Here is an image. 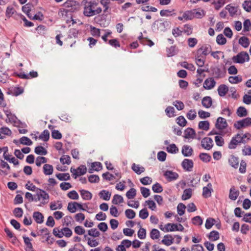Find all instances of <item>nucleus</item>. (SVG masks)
I'll return each instance as SVG.
<instances>
[{"label":"nucleus","mask_w":251,"mask_h":251,"mask_svg":"<svg viewBox=\"0 0 251 251\" xmlns=\"http://www.w3.org/2000/svg\"><path fill=\"white\" fill-rule=\"evenodd\" d=\"M84 5L83 14L86 17H92L99 15L102 12V9L99 6V2L96 0H85L83 1Z\"/></svg>","instance_id":"nucleus-1"},{"label":"nucleus","mask_w":251,"mask_h":251,"mask_svg":"<svg viewBox=\"0 0 251 251\" xmlns=\"http://www.w3.org/2000/svg\"><path fill=\"white\" fill-rule=\"evenodd\" d=\"M251 135L249 133L240 134H237L233 136L228 144V147L230 149H234L240 144H246L251 140Z\"/></svg>","instance_id":"nucleus-2"},{"label":"nucleus","mask_w":251,"mask_h":251,"mask_svg":"<svg viewBox=\"0 0 251 251\" xmlns=\"http://www.w3.org/2000/svg\"><path fill=\"white\" fill-rule=\"evenodd\" d=\"M36 196L37 198L35 199L34 201H40V205H45L49 202L50 196L45 191L42 189H37Z\"/></svg>","instance_id":"nucleus-3"},{"label":"nucleus","mask_w":251,"mask_h":251,"mask_svg":"<svg viewBox=\"0 0 251 251\" xmlns=\"http://www.w3.org/2000/svg\"><path fill=\"white\" fill-rule=\"evenodd\" d=\"M170 26V22L163 19L155 21L152 25L153 28L157 31H165Z\"/></svg>","instance_id":"nucleus-4"},{"label":"nucleus","mask_w":251,"mask_h":251,"mask_svg":"<svg viewBox=\"0 0 251 251\" xmlns=\"http://www.w3.org/2000/svg\"><path fill=\"white\" fill-rule=\"evenodd\" d=\"M249 55L246 51H241L237 55L233 56L232 58V60L235 63L243 64L246 61H249Z\"/></svg>","instance_id":"nucleus-5"},{"label":"nucleus","mask_w":251,"mask_h":251,"mask_svg":"<svg viewBox=\"0 0 251 251\" xmlns=\"http://www.w3.org/2000/svg\"><path fill=\"white\" fill-rule=\"evenodd\" d=\"M64 7L68 8L67 10L70 12H75L80 9V5L79 2L74 0H68L63 4Z\"/></svg>","instance_id":"nucleus-6"},{"label":"nucleus","mask_w":251,"mask_h":251,"mask_svg":"<svg viewBox=\"0 0 251 251\" xmlns=\"http://www.w3.org/2000/svg\"><path fill=\"white\" fill-rule=\"evenodd\" d=\"M70 171L74 178H76L77 176L85 174L87 168L85 165H81L76 169L71 168Z\"/></svg>","instance_id":"nucleus-7"},{"label":"nucleus","mask_w":251,"mask_h":251,"mask_svg":"<svg viewBox=\"0 0 251 251\" xmlns=\"http://www.w3.org/2000/svg\"><path fill=\"white\" fill-rule=\"evenodd\" d=\"M251 125V118L248 117L238 121L236 122L234 126L235 128L238 129H240L243 127L249 126Z\"/></svg>","instance_id":"nucleus-8"},{"label":"nucleus","mask_w":251,"mask_h":251,"mask_svg":"<svg viewBox=\"0 0 251 251\" xmlns=\"http://www.w3.org/2000/svg\"><path fill=\"white\" fill-rule=\"evenodd\" d=\"M163 175L168 181L176 180L179 177V175L177 173L169 170L165 171Z\"/></svg>","instance_id":"nucleus-9"},{"label":"nucleus","mask_w":251,"mask_h":251,"mask_svg":"<svg viewBox=\"0 0 251 251\" xmlns=\"http://www.w3.org/2000/svg\"><path fill=\"white\" fill-rule=\"evenodd\" d=\"M201 145L204 149L209 150L213 147V140L211 138L205 137L202 139Z\"/></svg>","instance_id":"nucleus-10"},{"label":"nucleus","mask_w":251,"mask_h":251,"mask_svg":"<svg viewBox=\"0 0 251 251\" xmlns=\"http://www.w3.org/2000/svg\"><path fill=\"white\" fill-rule=\"evenodd\" d=\"M216 83L213 77H209L205 80L203 87L206 90H210L215 87Z\"/></svg>","instance_id":"nucleus-11"},{"label":"nucleus","mask_w":251,"mask_h":251,"mask_svg":"<svg viewBox=\"0 0 251 251\" xmlns=\"http://www.w3.org/2000/svg\"><path fill=\"white\" fill-rule=\"evenodd\" d=\"M215 126L217 129L222 130L226 128L227 126V123L226 120L222 117L217 118Z\"/></svg>","instance_id":"nucleus-12"},{"label":"nucleus","mask_w":251,"mask_h":251,"mask_svg":"<svg viewBox=\"0 0 251 251\" xmlns=\"http://www.w3.org/2000/svg\"><path fill=\"white\" fill-rule=\"evenodd\" d=\"M193 162L192 160L189 159H184L181 165L183 168L189 172L192 171L193 167Z\"/></svg>","instance_id":"nucleus-13"},{"label":"nucleus","mask_w":251,"mask_h":251,"mask_svg":"<svg viewBox=\"0 0 251 251\" xmlns=\"http://www.w3.org/2000/svg\"><path fill=\"white\" fill-rule=\"evenodd\" d=\"M212 191V184L209 183L207 186L204 187L202 189V196L205 198L210 197L211 196Z\"/></svg>","instance_id":"nucleus-14"},{"label":"nucleus","mask_w":251,"mask_h":251,"mask_svg":"<svg viewBox=\"0 0 251 251\" xmlns=\"http://www.w3.org/2000/svg\"><path fill=\"white\" fill-rule=\"evenodd\" d=\"M239 195V191L235 189V186H232L230 189L229 193V198L233 201L237 199Z\"/></svg>","instance_id":"nucleus-15"},{"label":"nucleus","mask_w":251,"mask_h":251,"mask_svg":"<svg viewBox=\"0 0 251 251\" xmlns=\"http://www.w3.org/2000/svg\"><path fill=\"white\" fill-rule=\"evenodd\" d=\"M228 162L232 167L236 169L239 166V158L233 155H231L228 158Z\"/></svg>","instance_id":"nucleus-16"},{"label":"nucleus","mask_w":251,"mask_h":251,"mask_svg":"<svg viewBox=\"0 0 251 251\" xmlns=\"http://www.w3.org/2000/svg\"><path fill=\"white\" fill-rule=\"evenodd\" d=\"M33 218L37 224H42L44 222V217L40 212L36 211L33 213Z\"/></svg>","instance_id":"nucleus-17"},{"label":"nucleus","mask_w":251,"mask_h":251,"mask_svg":"<svg viewBox=\"0 0 251 251\" xmlns=\"http://www.w3.org/2000/svg\"><path fill=\"white\" fill-rule=\"evenodd\" d=\"M195 134V130L192 128L188 127L184 130V137L186 139H194Z\"/></svg>","instance_id":"nucleus-18"},{"label":"nucleus","mask_w":251,"mask_h":251,"mask_svg":"<svg viewBox=\"0 0 251 251\" xmlns=\"http://www.w3.org/2000/svg\"><path fill=\"white\" fill-rule=\"evenodd\" d=\"M181 152L184 156H190L193 153V150L190 146L184 145L182 148Z\"/></svg>","instance_id":"nucleus-19"},{"label":"nucleus","mask_w":251,"mask_h":251,"mask_svg":"<svg viewBox=\"0 0 251 251\" xmlns=\"http://www.w3.org/2000/svg\"><path fill=\"white\" fill-rule=\"evenodd\" d=\"M102 169V165L100 162H95L91 164V168L89 169V173H92L94 171H99Z\"/></svg>","instance_id":"nucleus-20"},{"label":"nucleus","mask_w":251,"mask_h":251,"mask_svg":"<svg viewBox=\"0 0 251 251\" xmlns=\"http://www.w3.org/2000/svg\"><path fill=\"white\" fill-rule=\"evenodd\" d=\"M217 91L220 96L224 97L228 91V87L225 84H221L218 87Z\"/></svg>","instance_id":"nucleus-21"},{"label":"nucleus","mask_w":251,"mask_h":251,"mask_svg":"<svg viewBox=\"0 0 251 251\" xmlns=\"http://www.w3.org/2000/svg\"><path fill=\"white\" fill-rule=\"evenodd\" d=\"M44 174L46 176H50L52 174L53 172V166L49 164H45L43 167Z\"/></svg>","instance_id":"nucleus-22"},{"label":"nucleus","mask_w":251,"mask_h":251,"mask_svg":"<svg viewBox=\"0 0 251 251\" xmlns=\"http://www.w3.org/2000/svg\"><path fill=\"white\" fill-rule=\"evenodd\" d=\"M199 51H201L203 56H205L211 52V47L209 45H205L201 46L198 49Z\"/></svg>","instance_id":"nucleus-23"},{"label":"nucleus","mask_w":251,"mask_h":251,"mask_svg":"<svg viewBox=\"0 0 251 251\" xmlns=\"http://www.w3.org/2000/svg\"><path fill=\"white\" fill-rule=\"evenodd\" d=\"M202 105L206 108H210L212 104V100L210 97L206 96L204 97L201 101Z\"/></svg>","instance_id":"nucleus-24"},{"label":"nucleus","mask_w":251,"mask_h":251,"mask_svg":"<svg viewBox=\"0 0 251 251\" xmlns=\"http://www.w3.org/2000/svg\"><path fill=\"white\" fill-rule=\"evenodd\" d=\"M226 72H223L219 68H216L214 70L213 75L216 79H219L224 77L225 76Z\"/></svg>","instance_id":"nucleus-25"},{"label":"nucleus","mask_w":251,"mask_h":251,"mask_svg":"<svg viewBox=\"0 0 251 251\" xmlns=\"http://www.w3.org/2000/svg\"><path fill=\"white\" fill-rule=\"evenodd\" d=\"M250 43L249 39L246 36L241 37L239 39V44L245 48H248Z\"/></svg>","instance_id":"nucleus-26"},{"label":"nucleus","mask_w":251,"mask_h":251,"mask_svg":"<svg viewBox=\"0 0 251 251\" xmlns=\"http://www.w3.org/2000/svg\"><path fill=\"white\" fill-rule=\"evenodd\" d=\"M242 76L240 75L230 76L228 77V81L231 84H237L242 81Z\"/></svg>","instance_id":"nucleus-27"},{"label":"nucleus","mask_w":251,"mask_h":251,"mask_svg":"<svg viewBox=\"0 0 251 251\" xmlns=\"http://www.w3.org/2000/svg\"><path fill=\"white\" fill-rule=\"evenodd\" d=\"M131 169L138 175H140L145 171L144 167L141 166L139 165H136L135 163H133L132 165Z\"/></svg>","instance_id":"nucleus-28"},{"label":"nucleus","mask_w":251,"mask_h":251,"mask_svg":"<svg viewBox=\"0 0 251 251\" xmlns=\"http://www.w3.org/2000/svg\"><path fill=\"white\" fill-rule=\"evenodd\" d=\"M62 204L60 201H56L51 202L50 203V207L51 210H55L56 209H60L62 208Z\"/></svg>","instance_id":"nucleus-29"},{"label":"nucleus","mask_w":251,"mask_h":251,"mask_svg":"<svg viewBox=\"0 0 251 251\" xmlns=\"http://www.w3.org/2000/svg\"><path fill=\"white\" fill-rule=\"evenodd\" d=\"M138 39L140 43L144 45H148L150 47H151L154 45V43L151 40L143 38L142 33H141V35L138 37Z\"/></svg>","instance_id":"nucleus-30"},{"label":"nucleus","mask_w":251,"mask_h":251,"mask_svg":"<svg viewBox=\"0 0 251 251\" xmlns=\"http://www.w3.org/2000/svg\"><path fill=\"white\" fill-rule=\"evenodd\" d=\"M173 240L174 238L171 235H166L161 242L166 246H170L173 243Z\"/></svg>","instance_id":"nucleus-31"},{"label":"nucleus","mask_w":251,"mask_h":251,"mask_svg":"<svg viewBox=\"0 0 251 251\" xmlns=\"http://www.w3.org/2000/svg\"><path fill=\"white\" fill-rule=\"evenodd\" d=\"M80 193L81 196L83 200H90L92 198V193L88 191L85 190H80Z\"/></svg>","instance_id":"nucleus-32"},{"label":"nucleus","mask_w":251,"mask_h":251,"mask_svg":"<svg viewBox=\"0 0 251 251\" xmlns=\"http://www.w3.org/2000/svg\"><path fill=\"white\" fill-rule=\"evenodd\" d=\"M124 202V199L122 196L115 194L114 195L112 200V203L114 204H118L119 203H123Z\"/></svg>","instance_id":"nucleus-33"},{"label":"nucleus","mask_w":251,"mask_h":251,"mask_svg":"<svg viewBox=\"0 0 251 251\" xmlns=\"http://www.w3.org/2000/svg\"><path fill=\"white\" fill-rule=\"evenodd\" d=\"M166 151L171 153L176 154L178 152V149L175 144L169 145L166 148Z\"/></svg>","instance_id":"nucleus-34"},{"label":"nucleus","mask_w":251,"mask_h":251,"mask_svg":"<svg viewBox=\"0 0 251 251\" xmlns=\"http://www.w3.org/2000/svg\"><path fill=\"white\" fill-rule=\"evenodd\" d=\"M32 6V4L27 3L22 7V10L23 12L26 14L28 17L30 19L31 18V16L30 15V12L31 10Z\"/></svg>","instance_id":"nucleus-35"},{"label":"nucleus","mask_w":251,"mask_h":251,"mask_svg":"<svg viewBox=\"0 0 251 251\" xmlns=\"http://www.w3.org/2000/svg\"><path fill=\"white\" fill-rule=\"evenodd\" d=\"M99 196L100 198L103 200L108 201L110 199L111 193L106 190H102L99 193Z\"/></svg>","instance_id":"nucleus-36"},{"label":"nucleus","mask_w":251,"mask_h":251,"mask_svg":"<svg viewBox=\"0 0 251 251\" xmlns=\"http://www.w3.org/2000/svg\"><path fill=\"white\" fill-rule=\"evenodd\" d=\"M192 195V190L191 189H186L184 190L182 195V199L184 201L189 199Z\"/></svg>","instance_id":"nucleus-37"},{"label":"nucleus","mask_w":251,"mask_h":251,"mask_svg":"<svg viewBox=\"0 0 251 251\" xmlns=\"http://www.w3.org/2000/svg\"><path fill=\"white\" fill-rule=\"evenodd\" d=\"M220 238L219 233L218 231L213 230L210 232L208 238L212 241L218 240Z\"/></svg>","instance_id":"nucleus-38"},{"label":"nucleus","mask_w":251,"mask_h":251,"mask_svg":"<svg viewBox=\"0 0 251 251\" xmlns=\"http://www.w3.org/2000/svg\"><path fill=\"white\" fill-rule=\"evenodd\" d=\"M35 152L37 154L45 155L47 154V151L42 146H39L35 148Z\"/></svg>","instance_id":"nucleus-39"},{"label":"nucleus","mask_w":251,"mask_h":251,"mask_svg":"<svg viewBox=\"0 0 251 251\" xmlns=\"http://www.w3.org/2000/svg\"><path fill=\"white\" fill-rule=\"evenodd\" d=\"M226 3V0H213L212 4L215 5V9L217 10L223 7Z\"/></svg>","instance_id":"nucleus-40"},{"label":"nucleus","mask_w":251,"mask_h":251,"mask_svg":"<svg viewBox=\"0 0 251 251\" xmlns=\"http://www.w3.org/2000/svg\"><path fill=\"white\" fill-rule=\"evenodd\" d=\"M100 2L104 8L103 12L106 13L109 8V5L111 3L110 0H100Z\"/></svg>","instance_id":"nucleus-41"},{"label":"nucleus","mask_w":251,"mask_h":251,"mask_svg":"<svg viewBox=\"0 0 251 251\" xmlns=\"http://www.w3.org/2000/svg\"><path fill=\"white\" fill-rule=\"evenodd\" d=\"M56 177L60 180H68L70 178L69 173H59L56 174Z\"/></svg>","instance_id":"nucleus-42"},{"label":"nucleus","mask_w":251,"mask_h":251,"mask_svg":"<svg viewBox=\"0 0 251 251\" xmlns=\"http://www.w3.org/2000/svg\"><path fill=\"white\" fill-rule=\"evenodd\" d=\"M199 128L207 131L209 128V123L207 121H201L199 123Z\"/></svg>","instance_id":"nucleus-43"},{"label":"nucleus","mask_w":251,"mask_h":251,"mask_svg":"<svg viewBox=\"0 0 251 251\" xmlns=\"http://www.w3.org/2000/svg\"><path fill=\"white\" fill-rule=\"evenodd\" d=\"M39 139L44 141H48L50 138V132L47 129L44 130L39 137Z\"/></svg>","instance_id":"nucleus-44"},{"label":"nucleus","mask_w":251,"mask_h":251,"mask_svg":"<svg viewBox=\"0 0 251 251\" xmlns=\"http://www.w3.org/2000/svg\"><path fill=\"white\" fill-rule=\"evenodd\" d=\"M165 112L169 117H174L176 116L175 108L172 106H168L165 109Z\"/></svg>","instance_id":"nucleus-45"},{"label":"nucleus","mask_w":251,"mask_h":251,"mask_svg":"<svg viewBox=\"0 0 251 251\" xmlns=\"http://www.w3.org/2000/svg\"><path fill=\"white\" fill-rule=\"evenodd\" d=\"M177 224L168 223L165 225L166 232L176 231Z\"/></svg>","instance_id":"nucleus-46"},{"label":"nucleus","mask_w":251,"mask_h":251,"mask_svg":"<svg viewBox=\"0 0 251 251\" xmlns=\"http://www.w3.org/2000/svg\"><path fill=\"white\" fill-rule=\"evenodd\" d=\"M183 18L186 21L192 20L194 18V13L192 11H187L183 13Z\"/></svg>","instance_id":"nucleus-47"},{"label":"nucleus","mask_w":251,"mask_h":251,"mask_svg":"<svg viewBox=\"0 0 251 251\" xmlns=\"http://www.w3.org/2000/svg\"><path fill=\"white\" fill-rule=\"evenodd\" d=\"M237 115L240 117H245L247 115V111L245 107L240 106L237 109Z\"/></svg>","instance_id":"nucleus-48"},{"label":"nucleus","mask_w":251,"mask_h":251,"mask_svg":"<svg viewBox=\"0 0 251 251\" xmlns=\"http://www.w3.org/2000/svg\"><path fill=\"white\" fill-rule=\"evenodd\" d=\"M216 42L220 45H225L226 42V38L222 34H219L216 37Z\"/></svg>","instance_id":"nucleus-49"},{"label":"nucleus","mask_w":251,"mask_h":251,"mask_svg":"<svg viewBox=\"0 0 251 251\" xmlns=\"http://www.w3.org/2000/svg\"><path fill=\"white\" fill-rule=\"evenodd\" d=\"M125 215L127 218L132 219L135 217L136 213L132 209H128L125 211Z\"/></svg>","instance_id":"nucleus-50"},{"label":"nucleus","mask_w":251,"mask_h":251,"mask_svg":"<svg viewBox=\"0 0 251 251\" xmlns=\"http://www.w3.org/2000/svg\"><path fill=\"white\" fill-rule=\"evenodd\" d=\"M160 236V232L157 229L153 228L150 232V237L152 239H157Z\"/></svg>","instance_id":"nucleus-51"},{"label":"nucleus","mask_w":251,"mask_h":251,"mask_svg":"<svg viewBox=\"0 0 251 251\" xmlns=\"http://www.w3.org/2000/svg\"><path fill=\"white\" fill-rule=\"evenodd\" d=\"M226 9L228 11L230 15L231 16L236 15L237 12V8L230 6L229 4L226 6Z\"/></svg>","instance_id":"nucleus-52"},{"label":"nucleus","mask_w":251,"mask_h":251,"mask_svg":"<svg viewBox=\"0 0 251 251\" xmlns=\"http://www.w3.org/2000/svg\"><path fill=\"white\" fill-rule=\"evenodd\" d=\"M60 161L62 164H66L67 165H69L71 162V157L70 156L67 155H62L60 158Z\"/></svg>","instance_id":"nucleus-53"},{"label":"nucleus","mask_w":251,"mask_h":251,"mask_svg":"<svg viewBox=\"0 0 251 251\" xmlns=\"http://www.w3.org/2000/svg\"><path fill=\"white\" fill-rule=\"evenodd\" d=\"M20 142L21 144L30 146L32 144V141L28 137L25 136L22 137L20 139Z\"/></svg>","instance_id":"nucleus-54"},{"label":"nucleus","mask_w":251,"mask_h":251,"mask_svg":"<svg viewBox=\"0 0 251 251\" xmlns=\"http://www.w3.org/2000/svg\"><path fill=\"white\" fill-rule=\"evenodd\" d=\"M186 209V206L182 203H180L177 206V211L178 214L180 216L183 215L185 213V210Z\"/></svg>","instance_id":"nucleus-55"},{"label":"nucleus","mask_w":251,"mask_h":251,"mask_svg":"<svg viewBox=\"0 0 251 251\" xmlns=\"http://www.w3.org/2000/svg\"><path fill=\"white\" fill-rule=\"evenodd\" d=\"M197 116V112L195 110L191 109L186 114V117L190 120H194Z\"/></svg>","instance_id":"nucleus-56"},{"label":"nucleus","mask_w":251,"mask_h":251,"mask_svg":"<svg viewBox=\"0 0 251 251\" xmlns=\"http://www.w3.org/2000/svg\"><path fill=\"white\" fill-rule=\"evenodd\" d=\"M176 122L180 126L184 127L186 125L187 121L183 116H180L176 118Z\"/></svg>","instance_id":"nucleus-57"},{"label":"nucleus","mask_w":251,"mask_h":251,"mask_svg":"<svg viewBox=\"0 0 251 251\" xmlns=\"http://www.w3.org/2000/svg\"><path fill=\"white\" fill-rule=\"evenodd\" d=\"M192 221L193 224L196 226H201L203 223L202 219L199 216L193 217L192 219Z\"/></svg>","instance_id":"nucleus-58"},{"label":"nucleus","mask_w":251,"mask_h":251,"mask_svg":"<svg viewBox=\"0 0 251 251\" xmlns=\"http://www.w3.org/2000/svg\"><path fill=\"white\" fill-rule=\"evenodd\" d=\"M243 9L248 12L251 11V1L250 0H245L242 4Z\"/></svg>","instance_id":"nucleus-59"},{"label":"nucleus","mask_w":251,"mask_h":251,"mask_svg":"<svg viewBox=\"0 0 251 251\" xmlns=\"http://www.w3.org/2000/svg\"><path fill=\"white\" fill-rule=\"evenodd\" d=\"M152 190L154 193H158L163 191V188L159 183L156 182L152 185Z\"/></svg>","instance_id":"nucleus-60"},{"label":"nucleus","mask_w":251,"mask_h":251,"mask_svg":"<svg viewBox=\"0 0 251 251\" xmlns=\"http://www.w3.org/2000/svg\"><path fill=\"white\" fill-rule=\"evenodd\" d=\"M136 195V191L134 188H131L126 193V196L128 199H133Z\"/></svg>","instance_id":"nucleus-61"},{"label":"nucleus","mask_w":251,"mask_h":251,"mask_svg":"<svg viewBox=\"0 0 251 251\" xmlns=\"http://www.w3.org/2000/svg\"><path fill=\"white\" fill-rule=\"evenodd\" d=\"M53 234L55 237L59 238L63 237L62 228L60 229L59 227H55L53 229Z\"/></svg>","instance_id":"nucleus-62"},{"label":"nucleus","mask_w":251,"mask_h":251,"mask_svg":"<svg viewBox=\"0 0 251 251\" xmlns=\"http://www.w3.org/2000/svg\"><path fill=\"white\" fill-rule=\"evenodd\" d=\"M47 162V159L43 156H38L36 159V165L38 167L41 166L42 164L45 163Z\"/></svg>","instance_id":"nucleus-63"},{"label":"nucleus","mask_w":251,"mask_h":251,"mask_svg":"<svg viewBox=\"0 0 251 251\" xmlns=\"http://www.w3.org/2000/svg\"><path fill=\"white\" fill-rule=\"evenodd\" d=\"M243 155H251V147L246 145L244 147L243 149L242 150Z\"/></svg>","instance_id":"nucleus-64"}]
</instances>
